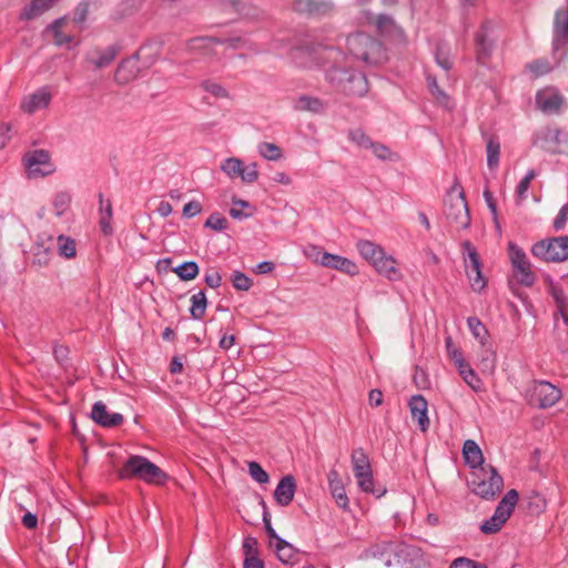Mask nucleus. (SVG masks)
I'll list each match as a JSON object with an SVG mask.
<instances>
[{
    "label": "nucleus",
    "mask_w": 568,
    "mask_h": 568,
    "mask_svg": "<svg viewBox=\"0 0 568 568\" xmlns=\"http://www.w3.org/2000/svg\"><path fill=\"white\" fill-rule=\"evenodd\" d=\"M121 479H140L151 485H164L169 476L154 463L140 455L130 456L119 470Z\"/></svg>",
    "instance_id": "1"
},
{
    "label": "nucleus",
    "mask_w": 568,
    "mask_h": 568,
    "mask_svg": "<svg viewBox=\"0 0 568 568\" xmlns=\"http://www.w3.org/2000/svg\"><path fill=\"white\" fill-rule=\"evenodd\" d=\"M348 52L367 64H378L386 60V50L381 41L364 32L347 37Z\"/></svg>",
    "instance_id": "2"
},
{
    "label": "nucleus",
    "mask_w": 568,
    "mask_h": 568,
    "mask_svg": "<svg viewBox=\"0 0 568 568\" xmlns=\"http://www.w3.org/2000/svg\"><path fill=\"white\" fill-rule=\"evenodd\" d=\"M446 219L456 229L465 230L470 224V214L463 187L456 181L445 200Z\"/></svg>",
    "instance_id": "3"
},
{
    "label": "nucleus",
    "mask_w": 568,
    "mask_h": 568,
    "mask_svg": "<svg viewBox=\"0 0 568 568\" xmlns=\"http://www.w3.org/2000/svg\"><path fill=\"white\" fill-rule=\"evenodd\" d=\"M469 485L475 495L489 500L501 491L504 479L494 467H479L473 471Z\"/></svg>",
    "instance_id": "4"
},
{
    "label": "nucleus",
    "mask_w": 568,
    "mask_h": 568,
    "mask_svg": "<svg viewBox=\"0 0 568 568\" xmlns=\"http://www.w3.org/2000/svg\"><path fill=\"white\" fill-rule=\"evenodd\" d=\"M531 254L544 262L560 263L568 260V236L544 239L531 246Z\"/></svg>",
    "instance_id": "5"
},
{
    "label": "nucleus",
    "mask_w": 568,
    "mask_h": 568,
    "mask_svg": "<svg viewBox=\"0 0 568 568\" xmlns=\"http://www.w3.org/2000/svg\"><path fill=\"white\" fill-rule=\"evenodd\" d=\"M518 501V493L516 489H510L506 493V495L498 503L494 515L485 520L480 525V531L486 535H491L498 532L505 523L509 519L511 513L515 509V506Z\"/></svg>",
    "instance_id": "6"
},
{
    "label": "nucleus",
    "mask_w": 568,
    "mask_h": 568,
    "mask_svg": "<svg viewBox=\"0 0 568 568\" xmlns=\"http://www.w3.org/2000/svg\"><path fill=\"white\" fill-rule=\"evenodd\" d=\"M561 398V390L546 381H535L526 390L527 404L540 409L552 407Z\"/></svg>",
    "instance_id": "7"
},
{
    "label": "nucleus",
    "mask_w": 568,
    "mask_h": 568,
    "mask_svg": "<svg viewBox=\"0 0 568 568\" xmlns=\"http://www.w3.org/2000/svg\"><path fill=\"white\" fill-rule=\"evenodd\" d=\"M508 254L517 283L526 287L532 286L536 282V275L524 250L516 243L509 242Z\"/></svg>",
    "instance_id": "8"
},
{
    "label": "nucleus",
    "mask_w": 568,
    "mask_h": 568,
    "mask_svg": "<svg viewBox=\"0 0 568 568\" xmlns=\"http://www.w3.org/2000/svg\"><path fill=\"white\" fill-rule=\"evenodd\" d=\"M552 57L558 67L568 54V11L557 10L554 20Z\"/></svg>",
    "instance_id": "9"
},
{
    "label": "nucleus",
    "mask_w": 568,
    "mask_h": 568,
    "mask_svg": "<svg viewBox=\"0 0 568 568\" xmlns=\"http://www.w3.org/2000/svg\"><path fill=\"white\" fill-rule=\"evenodd\" d=\"M494 23L485 21L475 33L476 59L479 63H485L491 55L494 48L493 40Z\"/></svg>",
    "instance_id": "10"
},
{
    "label": "nucleus",
    "mask_w": 568,
    "mask_h": 568,
    "mask_svg": "<svg viewBox=\"0 0 568 568\" xmlns=\"http://www.w3.org/2000/svg\"><path fill=\"white\" fill-rule=\"evenodd\" d=\"M221 169L231 179L240 178L244 183H253L258 179L256 163L244 166L243 162L237 158L226 159Z\"/></svg>",
    "instance_id": "11"
},
{
    "label": "nucleus",
    "mask_w": 568,
    "mask_h": 568,
    "mask_svg": "<svg viewBox=\"0 0 568 568\" xmlns=\"http://www.w3.org/2000/svg\"><path fill=\"white\" fill-rule=\"evenodd\" d=\"M536 104L544 113H559L565 104V98L558 89L547 87L536 93Z\"/></svg>",
    "instance_id": "12"
},
{
    "label": "nucleus",
    "mask_w": 568,
    "mask_h": 568,
    "mask_svg": "<svg viewBox=\"0 0 568 568\" xmlns=\"http://www.w3.org/2000/svg\"><path fill=\"white\" fill-rule=\"evenodd\" d=\"M26 166L32 174L41 176L49 175L54 172V166L50 162V153L45 150H34L26 153L24 158Z\"/></svg>",
    "instance_id": "13"
},
{
    "label": "nucleus",
    "mask_w": 568,
    "mask_h": 568,
    "mask_svg": "<svg viewBox=\"0 0 568 568\" xmlns=\"http://www.w3.org/2000/svg\"><path fill=\"white\" fill-rule=\"evenodd\" d=\"M333 3L328 0H294L292 9L310 17H324L333 11Z\"/></svg>",
    "instance_id": "14"
},
{
    "label": "nucleus",
    "mask_w": 568,
    "mask_h": 568,
    "mask_svg": "<svg viewBox=\"0 0 568 568\" xmlns=\"http://www.w3.org/2000/svg\"><path fill=\"white\" fill-rule=\"evenodd\" d=\"M52 95L48 88L43 87L36 92L23 98L21 110L28 114H32L39 110L45 109L51 102Z\"/></svg>",
    "instance_id": "15"
},
{
    "label": "nucleus",
    "mask_w": 568,
    "mask_h": 568,
    "mask_svg": "<svg viewBox=\"0 0 568 568\" xmlns=\"http://www.w3.org/2000/svg\"><path fill=\"white\" fill-rule=\"evenodd\" d=\"M91 418L102 427H116L120 426L124 418L119 413H108L106 406L103 402H95L92 406Z\"/></svg>",
    "instance_id": "16"
},
{
    "label": "nucleus",
    "mask_w": 568,
    "mask_h": 568,
    "mask_svg": "<svg viewBox=\"0 0 568 568\" xmlns=\"http://www.w3.org/2000/svg\"><path fill=\"white\" fill-rule=\"evenodd\" d=\"M320 263L325 267L337 270L352 276L358 274V268L356 264L353 261L341 255L325 252L322 254Z\"/></svg>",
    "instance_id": "17"
},
{
    "label": "nucleus",
    "mask_w": 568,
    "mask_h": 568,
    "mask_svg": "<svg viewBox=\"0 0 568 568\" xmlns=\"http://www.w3.org/2000/svg\"><path fill=\"white\" fill-rule=\"evenodd\" d=\"M410 415L413 419L417 420L418 427L422 432H427L429 428V418L427 416V400L423 395H414L408 402Z\"/></svg>",
    "instance_id": "18"
},
{
    "label": "nucleus",
    "mask_w": 568,
    "mask_h": 568,
    "mask_svg": "<svg viewBox=\"0 0 568 568\" xmlns=\"http://www.w3.org/2000/svg\"><path fill=\"white\" fill-rule=\"evenodd\" d=\"M328 487L329 491L335 499L337 506L344 510L348 509L349 500L346 495V490L344 484L339 477V474L336 469H331L327 474Z\"/></svg>",
    "instance_id": "19"
},
{
    "label": "nucleus",
    "mask_w": 568,
    "mask_h": 568,
    "mask_svg": "<svg viewBox=\"0 0 568 568\" xmlns=\"http://www.w3.org/2000/svg\"><path fill=\"white\" fill-rule=\"evenodd\" d=\"M396 261L393 256L386 255L385 251L381 253L374 263L372 264L376 272L389 281H399L402 278V273L396 266Z\"/></svg>",
    "instance_id": "20"
},
{
    "label": "nucleus",
    "mask_w": 568,
    "mask_h": 568,
    "mask_svg": "<svg viewBox=\"0 0 568 568\" xmlns=\"http://www.w3.org/2000/svg\"><path fill=\"white\" fill-rule=\"evenodd\" d=\"M296 485L292 475L284 476L274 490V499L281 506H288L295 494Z\"/></svg>",
    "instance_id": "21"
},
{
    "label": "nucleus",
    "mask_w": 568,
    "mask_h": 568,
    "mask_svg": "<svg viewBox=\"0 0 568 568\" xmlns=\"http://www.w3.org/2000/svg\"><path fill=\"white\" fill-rule=\"evenodd\" d=\"M139 70L140 69L138 59H124L121 61V63L118 65L115 70L114 80L119 84H126L136 78Z\"/></svg>",
    "instance_id": "22"
},
{
    "label": "nucleus",
    "mask_w": 568,
    "mask_h": 568,
    "mask_svg": "<svg viewBox=\"0 0 568 568\" xmlns=\"http://www.w3.org/2000/svg\"><path fill=\"white\" fill-rule=\"evenodd\" d=\"M118 54V50L114 47H108L105 49H95L88 55V61L93 64L97 69H102L110 65Z\"/></svg>",
    "instance_id": "23"
},
{
    "label": "nucleus",
    "mask_w": 568,
    "mask_h": 568,
    "mask_svg": "<svg viewBox=\"0 0 568 568\" xmlns=\"http://www.w3.org/2000/svg\"><path fill=\"white\" fill-rule=\"evenodd\" d=\"M58 0H32L21 12L20 18L32 20L50 10Z\"/></svg>",
    "instance_id": "24"
},
{
    "label": "nucleus",
    "mask_w": 568,
    "mask_h": 568,
    "mask_svg": "<svg viewBox=\"0 0 568 568\" xmlns=\"http://www.w3.org/2000/svg\"><path fill=\"white\" fill-rule=\"evenodd\" d=\"M399 544L394 540H384L376 542L369 548L373 557L385 559L386 565H390V555L398 554Z\"/></svg>",
    "instance_id": "25"
},
{
    "label": "nucleus",
    "mask_w": 568,
    "mask_h": 568,
    "mask_svg": "<svg viewBox=\"0 0 568 568\" xmlns=\"http://www.w3.org/2000/svg\"><path fill=\"white\" fill-rule=\"evenodd\" d=\"M463 454L465 457L466 463L475 468V470L479 467H485L484 464V456L479 448V446L471 439H467L464 443L463 447Z\"/></svg>",
    "instance_id": "26"
},
{
    "label": "nucleus",
    "mask_w": 568,
    "mask_h": 568,
    "mask_svg": "<svg viewBox=\"0 0 568 568\" xmlns=\"http://www.w3.org/2000/svg\"><path fill=\"white\" fill-rule=\"evenodd\" d=\"M344 91L348 95H365L368 91V82L366 77L361 72L352 73L348 78V83L344 87Z\"/></svg>",
    "instance_id": "27"
},
{
    "label": "nucleus",
    "mask_w": 568,
    "mask_h": 568,
    "mask_svg": "<svg viewBox=\"0 0 568 568\" xmlns=\"http://www.w3.org/2000/svg\"><path fill=\"white\" fill-rule=\"evenodd\" d=\"M67 23V18L65 17H62V18H59V19H55L52 23H50L48 27H47V30L52 32V36H53V42L54 44H57L58 47H62V45H65V44H70L73 42L74 40V37L71 36V34H65L63 31H62V28L64 27V24Z\"/></svg>",
    "instance_id": "28"
},
{
    "label": "nucleus",
    "mask_w": 568,
    "mask_h": 568,
    "mask_svg": "<svg viewBox=\"0 0 568 568\" xmlns=\"http://www.w3.org/2000/svg\"><path fill=\"white\" fill-rule=\"evenodd\" d=\"M275 548L280 561L286 565H294L297 556L296 549L283 538H277V542L272 545Z\"/></svg>",
    "instance_id": "29"
},
{
    "label": "nucleus",
    "mask_w": 568,
    "mask_h": 568,
    "mask_svg": "<svg viewBox=\"0 0 568 568\" xmlns=\"http://www.w3.org/2000/svg\"><path fill=\"white\" fill-rule=\"evenodd\" d=\"M351 463H352L354 476L362 475L363 473H367V471L372 470L368 455L365 453V450L362 447L355 448L352 452Z\"/></svg>",
    "instance_id": "30"
},
{
    "label": "nucleus",
    "mask_w": 568,
    "mask_h": 568,
    "mask_svg": "<svg viewBox=\"0 0 568 568\" xmlns=\"http://www.w3.org/2000/svg\"><path fill=\"white\" fill-rule=\"evenodd\" d=\"M487 165L495 170L499 165L500 142L498 136L490 134L486 136Z\"/></svg>",
    "instance_id": "31"
},
{
    "label": "nucleus",
    "mask_w": 568,
    "mask_h": 568,
    "mask_svg": "<svg viewBox=\"0 0 568 568\" xmlns=\"http://www.w3.org/2000/svg\"><path fill=\"white\" fill-rule=\"evenodd\" d=\"M545 140L555 145L554 151L565 152V148H568V131L559 128H548L545 133Z\"/></svg>",
    "instance_id": "32"
},
{
    "label": "nucleus",
    "mask_w": 568,
    "mask_h": 568,
    "mask_svg": "<svg viewBox=\"0 0 568 568\" xmlns=\"http://www.w3.org/2000/svg\"><path fill=\"white\" fill-rule=\"evenodd\" d=\"M355 478L357 480L358 487L364 493L373 494L377 498H381L382 496H384L386 494V488L385 487L375 488L374 478H373V470L367 471V473H363L362 475H356Z\"/></svg>",
    "instance_id": "33"
},
{
    "label": "nucleus",
    "mask_w": 568,
    "mask_h": 568,
    "mask_svg": "<svg viewBox=\"0 0 568 568\" xmlns=\"http://www.w3.org/2000/svg\"><path fill=\"white\" fill-rule=\"evenodd\" d=\"M294 108L298 111H310L314 113H321L325 109L321 99L310 95L298 97L294 102Z\"/></svg>",
    "instance_id": "34"
},
{
    "label": "nucleus",
    "mask_w": 568,
    "mask_h": 568,
    "mask_svg": "<svg viewBox=\"0 0 568 568\" xmlns=\"http://www.w3.org/2000/svg\"><path fill=\"white\" fill-rule=\"evenodd\" d=\"M526 508L531 515H540L546 510L547 501L546 498L538 491H530L525 497Z\"/></svg>",
    "instance_id": "35"
},
{
    "label": "nucleus",
    "mask_w": 568,
    "mask_h": 568,
    "mask_svg": "<svg viewBox=\"0 0 568 568\" xmlns=\"http://www.w3.org/2000/svg\"><path fill=\"white\" fill-rule=\"evenodd\" d=\"M463 247L467 253V257L464 258L466 275H470L476 270L481 268V262L475 246L469 241H465Z\"/></svg>",
    "instance_id": "36"
},
{
    "label": "nucleus",
    "mask_w": 568,
    "mask_h": 568,
    "mask_svg": "<svg viewBox=\"0 0 568 568\" xmlns=\"http://www.w3.org/2000/svg\"><path fill=\"white\" fill-rule=\"evenodd\" d=\"M549 293L552 296V298L556 303V306H557L559 313L561 314L564 321L568 322V298H567L564 290L560 286L551 283L550 287H549Z\"/></svg>",
    "instance_id": "37"
},
{
    "label": "nucleus",
    "mask_w": 568,
    "mask_h": 568,
    "mask_svg": "<svg viewBox=\"0 0 568 568\" xmlns=\"http://www.w3.org/2000/svg\"><path fill=\"white\" fill-rule=\"evenodd\" d=\"M207 300L205 293L200 291L191 296L190 314L194 320H202L205 315Z\"/></svg>",
    "instance_id": "38"
},
{
    "label": "nucleus",
    "mask_w": 568,
    "mask_h": 568,
    "mask_svg": "<svg viewBox=\"0 0 568 568\" xmlns=\"http://www.w3.org/2000/svg\"><path fill=\"white\" fill-rule=\"evenodd\" d=\"M356 247L359 254L371 264H373L374 260L381 256V253L383 252L381 246L367 240L358 241Z\"/></svg>",
    "instance_id": "39"
},
{
    "label": "nucleus",
    "mask_w": 568,
    "mask_h": 568,
    "mask_svg": "<svg viewBox=\"0 0 568 568\" xmlns=\"http://www.w3.org/2000/svg\"><path fill=\"white\" fill-rule=\"evenodd\" d=\"M467 325L470 329L471 334L476 339L479 341L481 345H485L488 341V329L486 326L480 322L479 318L471 316L467 318Z\"/></svg>",
    "instance_id": "40"
},
{
    "label": "nucleus",
    "mask_w": 568,
    "mask_h": 568,
    "mask_svg": "<svg viewBox=\"0 0 568 568\" xmlns=\"http://www.w3.org/2000/svg\"><path fill=\"white\" fill-rule=\"evenodd\" d=\"M173 272L182 280V281H192L199 274V265L194 261L184 262L181 265L173 268Z\"/></svg>",
    "instance_id": "41"
},
{
    "label": "nucleus",
    "mask_w": 568,
    "mask_h": 568,
    "mask_svg": "<svg viewBox=\"0 0 568 568\" xmlns=\"http://www.w3.org/2000/svg\"><path fill=\"white\" fill-rule=\"evenodd\" d=\"M58 242V253L59 255L65 258H72L77 254L75 241L65 235H59L57 239Z\"/></svg>",
    "instance_id": "42"
},
{
    "label": "nucleus",
    "mask_w": 568,
    "mask_h": 568,
    "mask_svg": "<svg viewBox=\"0 0 568 568\" xmlns=\"http://www.w3.org/2000/svg\"><path fill=\"white\" fill-rule=\"evenodd\" d=\"M554 68L555 67L546 58L536 59L527 64V69L534 74L535 78L550 73Z\"/></svg>",
    "instance_id": "43"
},
{
    "label": "nucleus",
    "mask_w": 568,
    "mask_h": 568,
    "mask_svg": "<svg viewBox=\"0 0 568 568\" xmlns=\"http://www.w3.org/2000/svg\"><path fill=\"white\" fill-rule=\"evenodd\" d=\"M258 152L263 158L270 161H277L283 156L281 148L268 142L261 143L258 145Z\"/></svg>",
    "instance_id": "44"
},
{
    "label": "nucleus",
    "mask_w": 568,
    "mask_h": 568,
    "mask_svg": "<svg viewBox=\"0 0 568 568\" xmlns=\"http://www.w3.org/2000/svg\"><path fill=\"white\" fill-rule=\"evenodd\" d=\"M232 285L237 291H248L252 287V280L241 271H234L231 276Z\"/></svg>",
    "instance_id": "45"
},
{
    "label": "nucleus",
    "mask_w": 568,
    "mask_h": 568,
    "mask_svg": "<svg viewBox=\"0 0 568 568\" xmlns=\"http://www.w3.org/2000/svg\"><path fill=\"white\" fill-rule=\"evenodd\" d=\"M250 476L258 484H266L270 480L268 474L262 468L257 462L247 464Z\"/></svg>",
    "instance_id": "46"
},
{
    "label": "nucleus",
    "mask_w": 568,
    "mask_h": 568,
    "mask_svg": "<svg viewBox=\"0 0 568 568\" xmlns=\"http://www.w3.org/2000/svg\"><path fill=\"white\" fill-rule=\"evenodd\" d=\"M536 178L535 170H529L526 175L520 180L516 187V195L518 200H524L526 197V194L530 187L531 181Z\"/></svg>",
    "instance_id": "47"
},
{
    "label": "nucleus",
    "mask_w": 568,
    "mask_h": 568,
    "mask_svg": "<svg viewBox=\"0 0 568 568\" xmlns=\"http://www.w3.org/2000/svg\"><path fill=\"white\" fill-rule=\"evenodd\" d=\"M71 196L67 192H60L55 195L53 207L57 216H61L70 206Z\"/></svg>",
    "instance_id": "48"
},
{
    "label": "nucleus",
    "mask_w": 568,
    "mask_h": 568,
    "mask_svg": "<svg viewBox=\"0 0 568 568\" xmlns=\"http://www.w3.org/2000/svg\"><path fill=\"white\" fill-rule=\"evenodd\" d=\"M204 225L205 227L221 232L227 227V220L220 213H213L207 217Z\"/></svg>",
    "instance_id": "49"
},
{
    "label": "nucleus",
    "mask_w": 568,
    "mask_h": 568,
    "mask_svg": "<svg viewBox=\"0 0 568 568\" xmlns=\"http://www.w3.org/2000/svg\"><path fill=\"white\" fill-rule=\"evenodd\" d=\"M348 136L354 143H356L361 148L368 149L369 145H372V140L361 129L349 131Z\"/></svg>",
    "instance_id": "50"
},
{
    "label": "nucleus",
    "mask_w": 568,
    "mask_h": 568,
    "mask_svg": "<svg viewBox=\"0 0 568 568\" xmlns=\"http://www.w3.org/2000/svg\"><path fill=\"white\" fill-rule=\"evenodd\" d=\"M470 286L475 292L483 291L487 285V280L484 277L481 268L476 270L473 274L467 275Z\"/></svg>",
    "instance_id": "51"
},
{
    "label": "nucleus",
    "mask_w": 568,
    "mask_h": 568,
    "mask_svg": "<svg viewBox=\"0 0 568 568\" xmlns=\"http://www.w3.org/2000/svg\"><path fill=\"white\" fill-rule=\"evenodd\" d=\"M463 379L474 392L484 390L483 382L473 368L463 376Z\"/></svg>",
    "instance_id": "52"
},
{
    "label": "nucleus",
    "mask_w": 568,
    "mask_h": 568,
    "mask_svg": "<svg viewBox=\"0 0 568 568\" xmlns=\"http://www.w3.org/2000/svg\"><path fill=\"white\" fill-rule=\"evenodd\" d=\"M202 87L206 92H210L216 98H229V92L226 91V89H224L219 83L205 81L202 83Z\"/></svg>",
    "instance_id": "53"
},
{
    "label": "nucleus",
    "mask_w": 568,
    "mask_h": 568,
    "mask_svg": "<svg viewBox=\"0 0 568 568\" xmlns=\"http://www.w3.org/2000/svg\"><path fill=\"white\" fill-rule=\"evenodd\" d=\"M428 87L433 95L440 103H444L448 100V95L439 88L435 78L428 77Z\"/></svg>",
    "instance_id": "54"
},
{
    "label": "nucleus",
    "mask_w": 568,
    "mask_h": 568,
    "mask_svg": "<svg viewBox=\"0 0 568 568\" xmlns=\"http://www.w3.org/2000/svg\"><path fill=\"white\" fill-rule=\"evenodd\" d=\"M243 551L245 557L258 556L257 540L254 537H246L243 540Z\"/></svg>",
    "instance_id": "55"
},
{
    "label": "nucleus",
    "mask_w": 568,
    "mask_h": 568,
    "mask_svg": "<svg viewBox=\"0 0 568 568\" xmlns=\"http://www.w3.org/2000/svg\"><path fill=\"white\" fill-rule=\"evenodd\" d=\"M261 504L263 505V508H264L263 521L265 525V530H266L268 538L271 539V545H273L274 542H277V538H281V537L277 536L275 529L271 525L270 515L266 511L265 503L262 500Z\"/></svg>",
    "instance_id": "56"
},
{
    "label": "nucleus",
    "mask_w": 568,
    "mask_h": 568,
    "mask_svg": "<svg viewBox=\"0 0 568 568\" xmlns=\"http://www.w3.org/2000/svg\"><path fill=\"white\" fill-rule=\"evenodd\" d=\"M449 568H487L485 565L476 562L471 559L459 557L455 559Z\"/></svg>",
    "instance_id": "57"
},
{
    "label": "nucleus",
    "mask_w": 568,
    "mask_h": 568,
    "mask_svg": "<svg viewBox=\"0 0 568 568\" xmlns=\"http://www.w3.org/2000/svg\"><path fill=\"white\" fill-rule=\"evenodd\" d=\"M89 4L88 2H80L73 14V21L78 24H83L88 18Z\"/></svg>",
    "instance_id": "58"
},
{
    "label": "nucleus",
    "mask_w": 568,
    "mask_h": 568,
    "mask_svg": "<svg viewBox=\"0 0 568 568\" xmlns=\"http://www.w3.org/2000/svg\"><path fill=\"white\" fill-rule=\"evenodd\" d=\"M567 220H568V204H565L561 206L557 216L554 220V224H552L554 229L556 231H560L561 229L565 227Z\"/></svg>",
    "instance_id": "59"
},
{
    "label": "nucleus",
    "mask_w": 568,
    "mask_h": 568,
    "mask_svg": "<svg viewBox=\"0 0 568 568\" xmlns=\"http://www.w3.org/2000/svg\"><path fill=\"white\" fill-rule=\"evenodd\" d=\"M202 211V205L199 201H191L183 206V215L187 219L197 215Z\"/></svg>",
    "instance_id": "60"
},
{
    "label": "nucleus",
    "mask_w": 568,
    "mask_h": 568,
    "mask_svg": "<svg viewBox=\"0 0 568 568\" xmlns=\"http://www.w3.org/2000/svg\"><path fill=\"white\" fill-rule=\"evenodd\" d=\"M368 149H372L374 154L382 160H386L390 155V150L382 143H375L372 141V145H369Z\"/></svg>",
    "instance_id": "61"
},
{
    "label": "nucleus",
    "mask_w": 568,
    "mask_h": 568,
    "mask_svg": "<svg viewBox=\"0 0 568 568\" xmlns=\"http://www.w3.org/2000/svg\"><path fill=\"white\" fill-rule=\"evenodd\" d=\"M205 283L211 288H217L222 284V276L217 271H213L205 275Z\"/></svg>",
    "instance_id": "62"
},
{
    "label": "nucleus",
    "mask_w": 568,
    "mask_h": 568,
    "mask_svg": "<svg viewBox=\"0 0 568 568\" xmlns=\"http://www.w3.org/2000/svg\"><path fill=\"white\" fill-rule=\"evenodd\" d=\"M113 215H100L99 225L101 232L104 235H111L113 233V227L111 225V220Z\"/></svg>",
    "instance_id": "63"
},
{
    "label": "nucleus",
    "mask_w": 568,
    "mask_h": 568,
    "mask_svg": "<svg viewBox=\"0 0 568 568\" xmlns=\"http://www.w3.org/2000/svg\"><path fill=\"white\" fill-rule=\"evenodd\" d=\"M244 568H264V562L258 556L245 557Z\"/></svg>",
    "instance_id": "64"
}]
</instances>
